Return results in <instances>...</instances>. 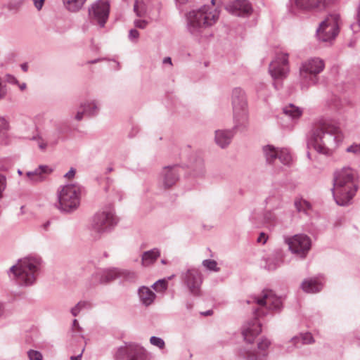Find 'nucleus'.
I'll use <instances>...</instances> for the list:
<instances>
[{
    "mask_svg": "<svg viewBox=\"0 0 360 360\" xmlns=\"http://www.w3.org/2000/svg\"><path fill=\"white\" fill-rule=\"evenodd\" d=\"M343 139L344 135L338 126L322 120L312 128L307 146L314 148L318 153L330 155L332 150L336 148Z\"/></svg>",
    "mask_w": 360,
    "mask_h": 360,
    "instance_id": "nucleus-1",
    "label": "nucleus"
},
{
    "mask_svg": "<svg viewBox=\"0 0 360 360\" xmlns=\"http://www.w3.org/2000/svg\"><path fill=\"white\" fill-rule=\"evenodd\" d=\"M255 302L260 309L257 308L254 313L256 318L248 322L243 326L242 335L244 340L249 343L253 342L255 338L262 332V325L257 318L260 316L262 308L266 307L270 310L281 311L283 303L281 297L276 296L271 290L262 291V297H254L252 301H248V303Z\"/></svg>",
    "mask_w": 360,
    "mask_h": 360,
    "instance_id": "nucleus-2",
    "label": "nucleus"
},
{
    "mask_svg": "<svg viewBox=\"0 0 360 360\" xmlns=\"http://www.w3.org/2000/svg\"><path fill=\"white\" fill-rule=\"evenodd\" d=\"M357 178V172L349 167L335 172L331 190L338 205L345 206L350 202L358 189Z\"/></svg>",
    "mask_w": 360,
    "mask_h": 360,
    "instance_id": "nucleus-3",
    "label": "nucleus"
},
{
    "mask_svg": "<svg viewBox=\"0 0 360 360\" xmlns=\"http://www.w3.org/2000/svg\"><path fill=\"white\" fill-rule=\"evenodd\" d=\"M212 6L204 5L197 10L190 11L187 15L188 29L194 36H202L204 30L213 26L219 19V12Z\"/></svg>",
    "mask_w": 360,
    "mask_h": 360,
    "instance_id": "nucleus-4",
    "label": "nucleus"
},
{
    "mask_svg": "<svg viewBox=\"0 0 360 360\" xmlns=\"http://www.w3.org/2000/svg\"><path fill=\"white\" fill-rule=\"evenodd\" d=\"M41 263V259L37 257L19 259L16 265L10 268L8 275L21 286L31 285L36 281Z\"/></svg>",
    "mask_w": 360,
    "mask_h": 360,
    "instance_id": "nucleus-5",
    "label": "nucleus"
},
{
    "mask_svg": "<svg viewBox=\"0 0 360 360\" xmlns=\"http://www.w3.org/2000/svg\"><path fill=\"white\" fill-rule=\"evenodd\" d=\"M325 68L324 60L317 58H310L303 61L300 67V84L302 90L316 84L319 81V75Z\"/></svg>",
    "mask_w": 360,
    "mask_h": 360,
    "instance_id": "nucleus-6",
    "label": "nucleus"
},
{
    "mask_svg": "<svg viewBox=\"0 0 360 360\" xmlns=\"http://www.w3.org/2000/svg\"><path fill=\"white\" fill-rule=\"evenodd\" d=\"M117 224L113 207L109 205L94 215L91 223V233L94 238H100L102 235L110 232Z\"/></svg>",
    "mask_w": 360,
    "mask_h": 360,
    "instance_id": "nucleus-7",
    "label": "nucleus"
},
{
    "mask_svg": "<svg viewBox=\"0 0 360 360\" xmlns=\"http://www.w3.org/2000/svg\"><path fill=\"white\" fill-rule=\"evenodd\" d=\"M80 188L75 184H68L58 191L59 209L70 212L76 210L80 202Z\"/></svg>",
    "mask_w": 360,
    "mask_h": 360,
    "instance_id": "nucleus-8",
    "label": "nucleus"
},
{
    "mask_svg": "<svg viewBox=\"0 0 360 360\" xmlns=\"http://www.w3.org/2000/svg\"><path fill=\"white\" fill-rule=\"evenodd\" d=\"M231 98L235 128L240 125L245 126L248 120V103L244 91L240 88H235Z\"/></svg>",
    "mask_w": 360,
    "mask_h": 360,
    "instance_id": "nucleus-9",
    "label": "nucleus"
},
{
    "mask_svg": "<svg viewBox=\"0 0 360 360\" xmlns=\"http://www.w3.org/2000/svg\"><path fill=\"white\" fill-rule=\"evenodd\" d=\"M340 17L338 13L328 15L322 21L317 30L316 37L319 41L330 42L335 39L339 33Z\"/></svg>",
    "mask_w": 360,
    "mask_h": 360,
    "instance_id": "nucleus-10",
    "label": "nucleus"
},
{
    "mask_svg": "<svg viewBox=\"0 0 360 360\" xmlns=\"http://www.w3.org/2000/svg\"><path fill=\"white\" fill-rule=\"evenodd\" d=\"M289 55L285 52L276 53L274 59L271 62L269 67V72L274 80L283 79L289 72Z\"/></svg>",
    "mask_w": 360,
    "mask_h": 360,
    "instance_id": "nucleus-11",
    "label": "nucleus"
},
{
    "mask_svg": "<svg viewBox=\"0 0 360 360\" xmlns=\"http://www.w3.org/2000/svg\"><path fill=\"white\" fill-rule=\"evenodd\" d=\"M110 4L107 0H97L89 8V18L93 24L103 27L108 19Z\"/></svg>",
    "mask_w": 360,
    "mask_h": 360,
    "instance_id": "nucleus-12",
    "label": "nucleus"
},
{
    "mask_svg": "<svg viewBox=\"0 0 360 360\" xmlns=\"http://www.w3.org/2000/svg\"><path fill=\"white\" fill-rule=\"evenodd\" d=\"M292 253L305 258L311 246V238L305 234H296L285 239Z\"/></svg>",
    "mask_w": 360,
    "mask_h": 360,
    "instance_id": "nucleus-13",
    "label": "nucleus"
},
{
    "mask_svg": "<svg viewBox=\"0 0 360 360\" xmlns=\"http://www.w3.org/2000/svg\"><path fill=\"white\" fill-rule=\"evenodd\" d=\"M290 11L295 14L298 11H322L333 0H290Z\"/></svg>",
    "mask_w": 360,
    "mask_h": 360,
    "instance_id": "nucleus-14",
    "label": "nucleus"
},
{
    "mask_svg": "<svg viewBox=\"0 0 360 360\" xmlns=\"http://www.w3.org/2000/svg\"><path fill=\"white\" fill-rule=\"evenodd\" d=\"M182 278L189 292L194 296L200 295V285L202 283L201 272L195 268L189 269L183 274Z\"/></svg>",
    "mask_w": 360,
    "mask_h": 360,
    "instance_id": "nucleus-15",
    "label": "nucleus"
},
{
    "mask_svg": "<svg viewBox=\"0 0 360 360\" xmlns=\"http://www.w3.org/2000/svg\"><path fill=\"white\" fill-rule=\"evenodd\" d=\"M302 113L303 110L302 108L290 103L283 108V112L278 117V122L283 127H292L293 121L298 120Z\"/></svg>",
    "mask_w": 360,
    "mask_h": 360,
    "instance_id": "nucleus-16",
    "label": "nucleus"
},
{
    "mask_svg": "<svg viewBox=\"0 0 360 360\" xmlns=\"http://www.w3.org/2000/svg\"><path fill=\"white\" fill-rule=\"evenodd\" d=\"M117 360H146V351L136 346L120 347L116 354Z\"/></svg>",
    "mask_w": 360,
    "mask_h": 360,
    "instance_id": "nucleus-17",
    "label": "nucleus"
},
{
    "mask_svg": "<svg viewBox=\"0 0 360 360\" xmlns=\"http://www.w3.org/2000/svg\"><path fill=\"white\" fill-rule=\"evenodd\" d=\"M226 11L236 16H244L251 13V4L246 0H234L226 6Z\"/></svg>",
    "mask_w": 360,
    "mask_h": 360,
    "instance_id": "nucleus-18",
    "label": "nucleus"
},
{
    "mask_svg": "<svg viewBox=\"0 0 360 360\" xmlns=\"http://www.w3.org/2000/svg\"><path fill=\"white\" fill-rule=\"evenodd\" d=\"M270 344L271 342L268 339L262 338L257 344L258 349L262 352V354H256L255 352L243 349H240V356L245 360H262L267 355L265 351L268 349Z\"/></svg>",
    "mask_w": 360,
    "mask_h": 360,
    "instance_id": "nucleus-19",
    "label": "nucleus"
},
{
    "mask_svg": "<svg viewBox=\"0 0 360 360\" xmlns=\"http://www.w3.org/2000/svg\"><path fill=\"white\" fill-rule=\"evenodd\" d=\"M181 169L178 165L164 167L162 175L163 177V185L165 188H169L176 184L179 180L180 170Z\"/></svg>",
    "mask_w": 360,
    "mask_h": 360,
    "instance_id": "nucleus-20",
    "label": "nucleus"
},
{
    "mask_svg": "<svg viewBox=\"0 0 360 360\" xmlns=\"http://www.w3.org/2000/svg\"><path fill=\"white\" fill-rule=\"evenodd\" d=\"M94 276L99 283H108L120 277V269L112 268L96 272Z\"/></svg>",
    "mask_w": 360,
    "mask_h": 360,
    "instance_id": "nucleus-21",
    "label": "nucleus"
},
{
    "mask_svg": "<svg viewBox=\"0 0 360 360\" xmlns=\"http://www.w3.org/2000/svg\"><path fill=\"white\" fill-rule=\"evenodd\" d=\"M235 127L232 129H219L215 131V142L221 147L224 148L227 147L231 142L234 136Z\"/></svg>",
    "mask_w": 360,
    "mask_h": 360,
    "instance_id": "nucleus-22",
    "label": "nucleus"
},
{
    "mask_svg": "<svg viewBox=\"0 0 360 360\" xmlns=\"http://www.w3.org/2000/svg\"><path fill=\"white\" fill-rule=\"evenodd\" d=\"M264 202L272 210L281 209L283 206L282 195L277 190L270 191Z\"/></svg>",
    "mask_w": 360,
    "mask_h": 360,
    "instance_id": "nucleus-23",
    "label": "nucleus"
},
{
    "mask_svg": "<svg viewBox=\"0 0 360 360\" xmlns=\"http://www.w3.org/2000/svg\"><path fill=\"white\" fill-rule=\"evenodd\" d=\"M52 172L47 165H40L34 171L27 172L26 175L33 183L43 181L45 179V174H50Z\"/></svg>",
    "mask_w": 360,
    "mask_h": 360,
    "instance_id": "nucleus-24",
    "label": "nucleus"
},
{
    "mask_svg": "<svg viewBox=\"0 0 360 360\" xmlns=\"http://www.w3.org/2000/svg\"><path fill=\"white\" fill-rule=\"evenodd\" d=\"M301 286L304 292L314 293L321 291L323 283L318 278H313L304 281Z\"/></svg>",
    "mask_w": 360,
    "mask_h": 360,
    "instance_id": "nucleus-25",
    "label": "nucleus"
},
{
    "mask_svg": "<svg viewBox=\"0 0 360 360\" xmlns=\"http://www.w3.org/2000/svg\"><path fill=\"white\" fill-rule=\"evenodd\" d=\"M272 210H266L262 214V219L261 220H257L255 214L252 213L250 216V220L257 226L261 224H272L276 222V217L274 213L272 212Z\"/></svg>",
    "mask_w": 360,
    "mask_h": 360,
    "instance_id": "nucleus-26",
    "label": "nucleus"
},
{
    "mask_svg": "<svg viewBox=\"0 0 360 360\" xmlns=\"http://www.w3.org/2000/svg\"><path fill=\"white\" fill-rule=\"evenodd\" d=\"M138 293L141 302L146 307L150 305L156 297L155 294L146 286L139 288Z\"/></svg>",
    "mask_w": 360,
    "mask_h": 360,
    "instance_id": "nucleus-27",
    "label": "nucleus"
},
{
    "mask_svg": "<svg viewBox=\"0 0 360 360\" xmlns=\"http://www.w3.org/2000/svg\"><path fill=\"white\" fill-rule=\"evenodd\" d=\"M264 268L268 271H274L283 263V259L280 254L275 253L265 258Z\"/></svg>",
    "mask_w": 360,
    "mask_h": 360,
    "instance_id": "nucleus-28",
    "label": "nucleus"
},
{
    "mask_svg": "<svg viewBox=\"0 0 360 360\" xmlns=\"http://www.w3.org/2000/svg\"><path fill=\"white\" fill-rule=\"evenodd\" d=\"M278 152L279 150L271 145H266L263 147V153L266 161L269 165H274L278 160Z\"/></svg>",
    "mask_w": 360,
    "mask_h": 360,
    "instance_id": "nucleus-29",
    "label": "nucleus"
},
{
    "mask_svg": "<svg viewBox=\"0 0 360 360\" xmlns=\"http://www.w3.org/2000/svg\"><path fill=\"white\" fill-rule=\"evenodd\" d=\"M80 107L84 109L85 115L89 117L96 116L99 112V104L95 100L84 102L81 104Z\"/></svg>",
    "mask_w": 360,
    "mask_h": 360,
    "instance_id": "nucleus-30",
    "label": "nucleus"
},
{
    "mask_svg": "<svg viewBox=\"0 0 360 360\" xmlns=\"http://www.w3.org/2000/svg\"><path fill=\"white\" fill-rule=\"evenodd\" d=\"M313 342V336L309 333H302L299 336H295L290 340L294 347H299L302 345L310 344Z\"/></svg>",
    "mask_w": 360,
    "mask_h": 360,
    "instance_id": "nucleus-31",
    "label": "nucleus"
},
{
    "mask_svg": "<svg viewBox=\"0 0 360 360\" xmlns=\"http://www.w3.org/2000/svg\"><path fill=\"white\" fill-rule=\"evenodd\" d=\"M86 0H63L65 8L71 13L79 11Z\"/></svg>",
    "mask_w": 360,
    "mask_h": 360,
    "instance_id": "nucleus-32",
    "label": "nucleus"
},
{
    "mask_svg": "<svg viewBox=\"0 0 360 360\" xmlns=\"http://www.w3.org/2000/svg\"><path fill=\"white\" fill-rule=\"evenodd\" d=\"M160 255V250L158 248H153L150 250L144 252L142 255V263L143 265H149L153 263Z\"/></svg>",
    "mask_w": 360,
    "mask_h": 360,
    "instance_id": "nucleus-33",
    "label": "nucleus"
},
{
    "mask_svg": "<svg viewBox=\"0 0 360 360\" xmlns=\"http://www.w3.org/2000/svg\"><path fill=\"white\" fill-rule=\"evenodd\" d=\"M294 204L298 212H303L307 214L308 211L311 209L310 202L302 198L296 199Z\"/></svg>",
    "mask_w": 360,
    "mask_h": 360,
    "instance_id": "nucleus-34",
    "label": "nucleus"
},
{
    "mask_svg": "<svg viewBox=\"0 0 360 360\" xmlns=\"http://www.w3.org/2000/svg\"><path fill=\"white\" fill-rule=\"evenodd\" d=\"M278 160H279L283 165H290L292 161V156L290 151L287 148L280 149Z\"/></svg>",
    "mask_w": 360,
    "mask_h": 360,
    "instance_id": "nucleus-35",
    "label": "nucleus"
},
{
    "mask_svg": "<svg viewBox=\"0 0 360 360\" xmlns=\"http://www.w3.org/2000/svg\"><path fill=\"white\" fill-rule=\"evenodd\" d=\"M134 11L139 17H143L146 13V6L143 0H136Z\"/></svg>",
    "mask_w": 360,
    "mask_h": 360,
    "instance_id": "nucleus-36",
    "label": "nucleus"
},
{
    "mask_svg": "<svg viewBox=\"0 0 360 360\" xmlns=\"http://www.w3.org/2000/svg\"><path fill=\"white\" fill-rule=\"evenodd\" d=\"M202 264L204 267L210 271L219 272L220 269L217 266V262L213 259H205L202 261Z\"/></svg>",
    "mask_w": 360,
    "mask_h": 360,
    "instance_id": "nucleus-37",
    "label": "nucleus"
},
{
    "mask_svg": "<svg viewBox=\"0 0 360 360\" xmlns=\"http://www.w3.org/2000/svg\"><path fill=\"white\" fill-rule=\"evenodd\" d=\"M24 0H12L8 2L5 6L10 11H17L22 6Z\"/></svg>",
    "mask_w": 360,
    "mask_h": 360,
    "instance_id": "nucleus-38",
    "label": "nucleus"
},
{
    "mask_svg": "<svg viewBox=\"0 0 360 360\" xmlns=\"http://www.w3.org/2000/svg\"><path fill=\"white\" fill-rule=\"evenodd\" d=\"M120 277L129 282H134L137 278V275L134 271L120 270Z\"/></svg>",
    "mask_w": 360,
    "mask_h": 360,
    "instance_id": "nucleus-39",
    "label": "nucleus"
},
{
    "mask_svg": "<svg viewBox=\"0 0 360 360\" xmlns=\"http://www.w3.org/2000/svg\"><path fill=\"white\" fill-rule=\"evenodd\" d=\"M156 292H162L167 288V281L165 279H160L153 285Z\"/></svg>",
    "mask_w": 360,
    "mask_h": 360,
    "instance_id": "nucleus-40",
    "label": "nucleus"
},
{
    "mask_svg": "<svg viewBox=\"0 0 360 360\" xmlns=\"http://www.w3.org/2000/svg\"><path fill=\"white\" fill-rule=\"evenodd\" d=\"M8 123L4 118H0V141L6 137V131L8 130Z\"/></svg>",
    "mask_w": 360,
    "mask_h": 360,
    "instance_id": "nucleus-41",
    "label": "nucleus"
},
{
    "mask_svg": "<svg viewBox=\"0 0 360 360\" xmlns=\"http://www.w3.org/2000/svg\"><path fill=\"white\" fill-rule=\"evenodd\" d=\"M87 305H89V303L87 302H79L73 308L71 309V314H72V316H77L79 311Z\"/></svg>",
    "mask_w": 360,
    "mask_h": 360,
    "instance_id": "nucleus-42",
    "label": "nucleus"
},
{
    "mask_svg": "<svg viewBox=\"0 0 360 360\" xmlns=\"http://www.w3.org/2000/svg\"><path fill=\"white\" fill-rule=\"evenodd\" d=\"M150 342L151 345L158 347L159 349H163L165 347V341L159 337L152 336L150 338Z\"/></svg>",
    "mask_w": 360,
    "mask_h": 360,
    "instance_id": "nucleus-43",
    "label": "nucleus"
},
{
    "mask_svg": "<svg viewBox=\"0 0 360 360\" xmlns=\"http://www.w3.org/2000/svg\"><path fill=\"white\" fill-rule=\"evenodd\" d=\"M27 356L30 360H42L43 356L39 351L30 349L27 352Z\"/></svg>",
    "mask_w": 360,
    "mask_h": 360,
    "instance_id": "nucleus-44",
    "label": "nucleus"
},
{
    "mask_svg": "<svg viewBox=\"0 0 360 360\" xmlns=\"http://www.w3.org/2000/svg\"><path fill=\"white\" fill-rule=\"evenodd\" d=\"M346 151L359 155H360V144L353 143L346 148Z\"/></svg>",
    "mask_w": 360,
    "mask_h": 360,
    "instance_id": "nucleus-45",
    "label": "nucleus"
},
{
    "mask_svg": "<svg viewBox=\"0 0 360 360\" xmlns=\"http://www.w3.org/2000/svg\"><path fill=\"white\" fill-rule=\"evenodd\" d=\"M5 82L13 85H17L19 84V81L18 79L11 74H6L5 75Z\"/></svg>",
    "mask_w": 360,
    "mask_h": 360,
    "instance_id": "nucleus-46",
    "label": "nucleus"
},
{
    "mask_svg": "<svg viewBox=\"0 0 360 360\" xmlns=\"http://www.w3.org/2000/svg\"><path fill=\"white\" fill-rule=\"evenodd\" d=\"M134 24L136 28L145 29L148 25V22L145 20H135Z\"/></svg>",
    "mask_w": 360,
    "mask_h": 360,
    "instance_id": "nucleus-47",
    "label": "nucleus"
},
{
    "mask_svg": "<svg viewBox=\"0 0 360 360\" xmlns=\"http://www.w3.org/2000/svg\"><path fill=\"white\" fill-rule=\"evenodd\" d=\"M139 37V32L136 29H131L129 30V39L131 41H134L138 39Z\"/></svg>",
    "mask_w": 360,
    "mask_h": 360,
    "instance_id": "nucleus-48",
    "label": "nucleus"
},
{
    "mask_svg": "<svg viewBox=\"0 0 360 360\" xmlns=\"http://www.w3.org/2000/svg\"><path fill=\"white\" fill-rule=\"evenodd\" d=\"M6 188V177L0 174V198L2 195V192Z\"/></svg>",
    "mask_w": 360,
    "mask_h": 360,
    "instance_id": "nucleus-49",
    "label": "nucleus"
},
{
    "mask_svg": "<svg viewBox=\"0 0 360 360\" xmlns=\"http://www.w3.org/2000/svg\"><path fill=\"white\" fill-rule=\"evenodd\" d=\"M32 1L34 2L35 8L38 11H40L42 8V7L44 6V3L45 1V0H32Z\"/></svg>",
    "mask_w": 360,
    "mask_h": 360,
    "instance_id": "nucleus-50",
    "label": "nucleus"
},
{
    "mask_svg": "<svg viewBox=\"0 0 360 360\" xmlns=\"http://www.w3.org/2000/svg\"><path fill=\"white\" fill-rule=\"evenodd\" d=\"M267 236L264 233H261L257 238V242L264 244L266 242Z\"/></svg>",
    "mask_w": 360,
    "mask_h": 360,
    "instance_id": "nucleus-51",
    "label": "nucleus"
},
{
    "mask_svg": "<svg viewBox=\"0 0 360 360\" xmlns=\"http://www.w3.org/2000/svg\"><path fill=\"white\" fill-rule=\"evenodd\" d=\"M75 169L74 168H71L70 171L64 175V176L68 179H71L75 176Z\"/></svg>",
    "mask_w": 360,
    "mask_h": 360,
    "instance_id": "nucleus-52",
    "label": "nucleus"
},
{
    "mask_svg": "<svg viewBox=\"0 0 360 360\" xmlns=\"http://www.w3.org/2000/svg\"><path fill=\"white\" fill-rule=\"evenodd\" d=\"M38 146L41 150H45L46 148V143L44 142L41 138L38 139Z\"/></svg>",
    "mask_w": 360,
    "mask_h": 360,
    "instance_id": "nucleus-53",
    "label": "nucleus"
},
{
    "mask_svg": "<svg viewBox=\"0 0 360 360\" xmlns=\"http://www.w3.org/2000/svg\"><path fill=\"white\" fill-rule=\"evenodd\" d=\"M84 114H85V112H84V109H82V111L77 112V115L75 116V119L77 121L82 120V119L83 118V116H84Z\"/></svg>",
    "mask_w": 360,
    "mask_h": 360,
    "instance_id": "nucleus-54",
    "label": "nucleus"
},
{
    "mask_svg": "<svg viewBox=\"0 0 360 360\" xmlns=\"http://www.w3.org/2000/svg\"><path fill=\"white\" fill-rule=\"evenodd\" d=\"M356 21V25L360 27V0L357 7Z\"/></svg>",
    "mask_w": 360,
    "mask_h": 360,
    "instance_id": "nucleus-55",
    "label": "nucleus"
},
{
    "mask_svg": "<svg viewBox=\"0 0 360 360\" xmlns=\"http://www.w3.org/2000/svg\"><path fill=\"white\" fill-rule=\"evenodd\" d=\"M84 350V349H82V352L79 354L77 355V356H72L70 357V359L71 360H81L82 359V353H83Z\"/></svg>",
    "mask_w": 360,
    "mask_h": 360,
    "instance_id": "nucleus-56",
    "label": "nucleus"
},
{
    "mask_svg": "<svg viewBox=\"0 0 360 360\" xmlns=\"http://www.w3.org/2000/svg\"><path fill=\"white\" fill-rule=\"evenodd\" d=\"M72 328H76L79 331L82 330L77 319H74L72 321Z\"/></svg>",
    "mask_w": 360,
    "mask_h": 360,
    "instance_id": "nucleus-57",
    "label": "nucleus"
},
{
    "mask_svg": "<svg viewBox=\"0 0 360 360\" xmlns=\"http://www.w3.org/2000/svg\"><path fill=\"white\" fill-rule=\"evenodd\" d=\"M17 86L19 87L20 91H25L27 89V84L25 82L20 83L19 84H17Z\"/></svg>",
    "mask_w": 360,
    "mask_h": 360,
    "instance_id": "nucleus-58",
    "label": "nucleus"
},
{
    "mask_svg": "<svg viewBox=\"0 0 360 360\" xmlns=\"http://www.w3.org/2000/svg\"><path fill=\"white\" fill-rule=\"evenodd\" d=\"M50 224H51V221H47L42 225V228L44 229V231H47Z\"/></svg>",
    "mask_w": 360,
    "mask_h": 360,
    "instance_id": "nucleus-59",
    "label": "nucleus"
},
{
    "mask_svg": "<svg viewBox=\"0 0 360 360\" xmlns=\"http://www.w3.org/2000/svg\"><path fill=\"white\" fill-rule=\"evenodd\" d=\"M20 68L23 72H27L28 70V65L27 63H22L20 65Z\"/></svg>",
    "mask_w": 360,
    "mask_h": 360,
    "instance_id": "nucleus-60",
    "label": "nucleus"
},
{
    "mask_svg": "<svg viewBox=\"0 0 360 360\" xmlns=\"http://www.w3.org/2000/svg\"><path fill=\"white\" fill-rule=\"evenodd\" d=\"M163 63H169L172 65V59L170 57H166L163 59Z\"/></svg>",
    "mask_w": 360,
    "mask_h": 360,
    "instance_id": "nucleus-61",
    "label": "nucleus"
},
{
    "mask_svg": "<svg viewBox=\"0 0 360 360\" xmlns=\"http://www.w3.org/2000/svg\"><path fill=\"white\" fill-rule=\"evenodd\" d=\"M4 306L2 303L0 302V317L4 314Z\"/></svg>",
    "mask_w": 360,
    "mask_h": 360,
    "instance_id": "nucleus-62",
    "label": "nucleus"
},
{
    "mask_svg": "<svg viewBox=\"0 0 360 360\" xmlns=\"http://www.w3.org/2000/svg\"><path fill=\"white\" fill-rule=\"evenodd\" d=\"M212 313H213L212 310H207L205 312H202V314L204 316H210V315H212Z\"/></svg>",
    "mask_w": 360,
    "mask_h": 360,
    "instance_id": "nucleus-63",
    "label": "nucleus"
},
{
    "mask_svg": "<svg viewBox=\"0 0 360 360\" xmlns=\"http://www.w3.org/2000/svg\"><path fill=\"white\" fill-rule=\"evenodd\" d=\"M180 4H184L189 1L190 0H176Z\"/></svg>",
    "mask_w": 360,
    "mask_h": 360,
    "instance_id": "nucleus-64",
    "label": "nucleus"
}]
</instances>
